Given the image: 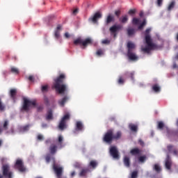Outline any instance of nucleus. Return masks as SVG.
<instances>
[{
  "mask_svg": "<svg viewBox=\"0 0 178 178\" xmlns=\"http://www.w3.org/2000/svg\"><path fill=\"white\" fill-rule=\"evenodd\" d=\"M15 169H17L19 172H26V168H24V164L22 159H17L14 165Z\"/></svg>",
  "mask_w": 178,
  "mask_h": 178,
  "instance_id": "11",
  "label": "nucleus"
},
{
  "mask_svg": "<svg viewBox=\"0 0 178 178\" xmlns=\"http://www.w3.org/2000/svg\"><path fill=\"white\" fill-rule=\"evenodd\" d=\"M79 13V9L76 8L73 10L72 15H77Z\"/></svg>",
  "mask_w": 178,
  "mask_h": 178,
  "instance_id": "54",
  "label": "nucleus"
},
{
  "mask_svg": "<svg viewBox=\"0 0 178 178\" xmlns=\"http://www.w3.org/2000/svg\"><path fill=\"white\" fill-rule=\"evenodd\" d=\"M140 23V19L138 18H134L132 20V24H134L135 26H137V24H139Z\"/></svg>",
  "mask_w": 178,
  "mask_h": 178,
  "instance_id": "39",
  "label": "nucleus"
},
{
  "mask_svg": "<svg viewBox=\"0 0 178 178\" xmlns=\"http://www.w3.org/2000/svg\"><path fill=\"white\" fill-rule=\"evenodd\" d=\"M175 1H172L170 5L168 6V10H172L173 8H175Z\"/></svg>",
  "mask_w": 178,
  "mask_h": 178,
  "instance_id": "40",
  "label": "nucleus"
},
{
  "mask_svg": "<svg viewBox=\"0 0 178 178\" xmlns=\"http://www.w3.org/2000/svg\"><path fill=\"white\" fill-rule=\"evenodd\" d=\"M139 16L140 17H143V16H144V13L143 11H141L140 13H139Z\"/></svg>",
  "mask_w": 178,
  "mask_h": 178,
  "instance_id": "59",
  "label": "nucleus"
},
{
  "mask_svg": "<svg viewBox=\"0 0 178 178\" xmlns=\"http://www.w3.org/2000/svg\"><path fill=\"white\" fill-rule=\"evenodd\" d=\"M129 127L131 131H134L135 133L138 130V127L134 124H130Z\"/></svg>",
  "mask_w": 178,
  "mask_h": 178,
  "instance_id": "26",
  "label": "nucleus"
},
{
  "mask_svg": "<svg viewBox=\"0 0 178 178\" xmlns=\"http://www.w3.org/2000/svg\"><path fill=\"white\" fill-rule=\"evenodd\" d=\"M152 89L154 92H161V86L158 83L153 85Z\"/></svg>",
  "mask_w": 178,
  "mask_h": 178,
  "instance_id": "25",
  "label": "nucleus"
},
{
  "mask_svg": "<svg viewBox=\"0 0 178 178\" xmlns=\"http://www.w3.org/2000/svg\"><path fill=\"white\" fill-rule=\"evenodd\" d=\"M0 178H3V177L1 174H0Z\"/></svg>",
  "mask_w": 178,
  "mask_h": 178,
  "instance_id": "64",
  "label": "nucleus"
},
{
  "mask_svg": "<svg viewBox=\"0 0 178 178\" xmlns=\"http://www.w3.org/2000/svg\"><path fill=\"white\" fill-rule=\"evenodd\" d=\"M42 109H44V107L40 106L38 107V112H41L42 111Z\"/></svg>",
  "mask_w": 178,
  "mask_h": 178,
  "instance_id": "55",
  "label": "nucleus"
},
{
  "mask_svg": "<svg viewBox=\"0 0 178 178\" xmlns=\"http://www.w3.org/2000/svg\"><path fill=\"white\" fill-rule=\"evenodd\" d=\"M163 3V0H157L156 1V5L159 7L162 6V3Z\"/></svg>",
  "mask_w": 178,
  "mask_h": 178,
  "instance_id": "47",
  "label": "nucleus"
},
{
  "mask_svg": "<svg viewBox=\"0 0 178 178\" xmlns=\"http://www.w3.org/2000/svg\"><path fill=\"white\" fill-rule=\"evenodd\" d=\"M176 67H177V64L174 63L173 64V69H176Z\"/></svg>",
  "mask_w": 178,
  "mask_h": 178,
  "instance_id": "61",
  "label": "nucleus"
},
{
  "mask_svg": "<svg viewBox=\"0 0 178 178\" xmlns=\"http://www.w3.org/2000/svg\"><path fill=\"white\" fill-rule=\"evenodd\" d=\"M123 163H124V166H126V168H129L131 165L130 157H129L127 156H124Z\"/></svg>",
  "mask_w": 178,
  "mask_h": 178,
  "instance_id": "22",
  "label": "nucleus"
},
{
  "mask_svg": "<svg viewBox=\"0 0 178 178\" xmlns=\"http://www.w3.org/2000/svg\"><path fill=\"white\" fill-rule=\"evenodd\" d=\"M65 80H66V75L60 74L56 79H54L52 90H56L58 94H65V92L67 91V85L63 83Z\"/></svg>",
  "mask_w": 178,
  "mask_h": 178,
  "instance_id": "1",
  "label": "nucleus"
},
{
  "mask_svg": "<svg viewBox=\"0 0 178 178\" xmlns=\"http://www.w3.org/2000/svg\"><path fill=\"white\" fill-rule=\"evenodd\" d=\"M65 38H69V37H70V35H69V33H65Z\"/></svg>",
  "mask_w": 178,
  "mask_h": 178,
  "instance_id": "58",
  "label": "nucleus"
},
{
  "mask_svg": "<svg viewBox=\"0 0 178 178\" xmlns=\"http://www.w3.org/2000/svg\"><path fill=\"white\" fill-rule=\"evenodd\" d=\"M58 149V146L55 144H51L49 147V152L51 155H55Z\"/></svg>",
  "mask_w": 178,
  "mask_h": 178,
  "instance_id": "18",
  "label": "nucleus"
},
{
  "mask_svg": "<svg viewBox=\"0 0 178 178\" xmlns=\"http://www.w3.org/2000/svg\"><path fill=\"white\" fill-rule=\"evenodd\" d=\"M36 106H37V102H35V100L31 101L24 98L22 111H25L26 112H29V111H30V108H31L32 106L33 108H35Z\"/></svg>",
  "mask_w": 178,
  "mask_h": 178,
  "instance_id": "6",
  "label": "nucleus"
},
{
  "mask_svg": "<svg viewBox=\"0 0 178 178\" xmlns=\"http://www.w3.org/2000/svg\"><path fill=\"white\" fill-rule=\"evenodd\" d=\"M129 21V17H127V15L122 16L120 18V22L122 24H125L127 22Z\"/></svg>",
  "mask_w": 178,
  "mask_h": 178,
  "instance_id": "31",
  "label": "nucleus"
},
{
  "mask_svg": "<svg viewBox=\"0 0 178 178\" xmlns=\"http://www.w3.org/2000/svg\"><path fill=\"white\" fill-rule=\"evenodd\" d=\"M61 29H62V26H60V24H58L57 26L56 31H59V30H60Z\"/></svg>",
  "mask_w": 178,
  "mask_h": 178,
  "instance_id": "56",
  "label": "nucleus"
},
{
  "mask_svg": "<svg viewBox=\"0 0 178 178\" xmlns=\"http://www.w3.org/2000/svg\"><path fill=\"white\" fill-rule=\"evenodd\" d=\"M10 72H11V73H13L14 74H19V69H17L15 67H11Z\"/></svg>",
  "mask_w": 178,
  "mask_h": 178,
  "instance_id": "34",
  "label": "nucleus"
},
{
  "mask_svg": "<svg viewBox=\"0 0 178 178\" xmlns=\"http://www.w3.org/2000/svg\"><path fill=\"white\" fill-rule=\"evenodd\" d=\"M38 140H39L40 141L44 140V136H42V135L41 134L38 135Z\"/></svg>",
  "mask_w": 178,
  "mask_h": 178,
  "instance_id": "51",
  "label": "nucleus"
},
{
  "mask_svg": "<svg viewBox=\"0 0 178 178\" xmlns=\"http://www.w3.org/2000/svg\"><path fill=\"white\" fill-rule=\"evenodd\" d=\"M123 29V26L120 24H114L109 29V31L111 35H113L114 38H116V35H118V31L120 30H122Z\"/></svg>",
  "mask_w": 178,
  "mask_h": 178,
  "instance_id": "9",
  "label": "nucleus"
},
{
  "mask_svg": "<svg viewBox=\"0 0 178 178\" xmlns=\"http://www.w3.org/2000/svg\"><path fill=\"white\" fill-rule=\"evenodd\" d=\"M118 83V84H124V79H123V77L120 76Z\"/></svg>",
  "mask_w": 178,
  "mask_h": 178,
  "instance_id": "42",
  "label": "nucleus"
},
{
  "mask_svg": "<svg viewBox=\"0 0 178 178\" xmlns=\"http://www.w3.org/2000/svg\"><path fill=\"white\" fill-rule=\"evenodd\" d=\"M83 130L84 124H83V122L81 121H76L75 123V128L73 133L74 134H76V133H79V131H83Z\"/></svg>",
  "mask_w": 178,
  "mask_h": 178,
  "instance_id": "12",
  "label": "nucleus"
},
{
  "mask_svg": "<svg viewBox=\"0 0 178 178\" xmlns=\"http://www.w3.org/2000/svg\"><path fill=\"white\" fill-rule=\"evenodd\" d=\"M120 138H122V131H118L114 134L113 129H108L103 137V141L106 144H112L113 140H120Z\"/></svg>",
  "mask_w": 178,
  "mask_h": 178,
  "instance_id": "3",
  "label": "nucleus"
},
{
  "mask_svg": "<svg viewBox=\"0 0 178 178\" xmlns=\"http://www.w3.org/2000/svg\"><path fill=\"white\" fill-rule=\"evenodd\" d=\"M67 99H69V97H64L63 99L58 100V104L60 106H65V104L67 102Z\"/></svg>",
  "mask_w": 178,
  "mask_h": 178,
  "instance_id": "23",
  "label": "nucleus"
},
{
  "mask_svg": "<svg viewBox=\"0 0 178 178\" xmlns=\"http://www.w3.org/2000/svg\"><path fill=\"white\" fill-rule=\"evenodd\" d=\"M51 119H54V115L52 114V110H49L47 111V115L46 116V120H51Z\"/></svg>",
  "mask_w": 178,
  "mask_h": 178,
  "instance_id": "28",
  "label": "nucleus"
},
{
  "mask_svg": "<svg viewBox=\"0 0 178 178\" xmlns=\"http://www.w3.org/2000/svg\"><path fill=\"white\" fill-rule=\"evenodd\" d=\"M165 165L168 170H170L172 168V159H170V156H169V154H167Z\"/></svg>",
  "mask_w": 178,
  "mask_h": 178,
  "instance_id": "14",
  "label": "nucleus"
},
{
  "mask_svg": "<svg viewBox=\"0 0 178 178\" xmlns=\"http://www.w3.org/2000/svg\"><path fill=\"white\" fill-rule=\"evenodd\" d=\"M153 170H154L156 173H160L161 172H162V168H161V165H159V164L156 163L153 166Z\"/></svg>",
  "mask_w": 178,
  "mask_h": 178,
  "instance_id": "24",
  "label": "nucleus"
},
{
  "mask_svg": "<svg viewBox=\"0 0 178 178\" xmlns=\"http://www.w3.org/2000/svg\"><path fill=\"white\" fill-rule=\"evenodd\" d=\"M134 33H135L134 29L129 28L127 29V34L129 37L133 35L134 34Z\"/></svg>",
  "mask_w": 178,
  "mask_h": 178,
  "instance_id": "35",
  "label": "nucleus"
},
{
  "mask_svg": "<svg viewBox=\"0 0 178 178\" xmlns=\"http://www.w3.org/2000/svg\"><path fill=\"white\" fill-rule=\"evenodd\" d=\"M134 13H136V10H129V15H134Z\"/></svg>",
  "mask_w": 178,
  "mask_h": 178,
  "instance_id": "52",
  "label": "nucleus"
},
{
  "mask_svg": "<svg viewBox=\"0 0 178 178\" xmlns=\"http://www.w3.org/2000/svg\"><path fill=\"white\" fill-rule=\"evenodd\" d=\"M58 142V144H60V145H62V143H63V136H62L61 135H59Z\"/></svg>",
  "mask_w": 178,
  "mask_h": 178,
  "instance_id": "41",
  "label": "nucleus"
},
{
  "mask_svg": "<svg viewBox=\"0 0 178 178\" xmlns=\"http://www.w3.org/2000/svg\"><path fill=\"white\" fill-rule=\"evenodd\" d=\"M167 149L168 152H172V154L175 155V156H178V149L175 148V146H173L172 145H168L167 146Z\"/></svg>",
  "mask_w": 178,
  "mask_h": 178,
  "instance_id": "15",
  "label": "nucleus"
},
{
  "mask_svg": "<svg viewBox=\"0 0 178 178\" xmlns=\"http://www.w3.org/2000/svg\"><path fill=\"white\" fill-rule=\"evenodd\" d=\"M157 129L159 130H163L165 129L167 131V133H169L170 131V129H169V127L167 126H165V124L162 121L158 122Z\"/></svg>",
  "mask_w": 178,
  "mask_h": 178,
  "instance_id": "16",
  "label": "nucleus"
},
{
  "mask_svg": "<svg viewBox=\"0 0 178 178\" xmlns=\"http://www.w3.org/2000/svg\"><path fill=\"white\" fill-rule=\"evenodd\" d=\"M121 13H122V11L120 10H117L115 11V16H117V17H120Z\"/></svg>",
  "mask_w": 178,
  "mask_h": 178,
  "instance_id": "45",
  "label": "nucleus"
},
{
  "mask_svg": "<svg viewBox=\"0 0 178 178\" xmlns=\"http://www.w3.org/2000/svg\"><path fill=\"white\" fill-rule=\"evenodd\" d=\"M113 22H115V16L109 14L106 19V24H110Z\"/></svg>",
  "mask_w": 178,
  "mask_h": 178,
  "instance_id": "21",
  "label": "nucleus"
},
{
  "mask_svg": "<svg viewBox=\"0 0 178 178\" xmlns=\"http://www.w3.org/2000/svg\"><path fill=\"white\" fill-rule=\"evenodd\" d=\"M74 45H80L81 47L86 48L88 45H91V44H92V39L87 38L86 39L83 40L81 38H78L74 40Z\"/></svg>",
  "mask_w": 178,
  "mask_h": 178,
  "instance_id": "5",
  "label": "nucleus"
},
{
  "mask_svg": "<svg viewBox=\"0 0 178 178\" xmlns=\"http://www.w3.org/2000/svg\"><path fill=\"white\" fill-rule=\"evenodd\" d=\"M102 54H104V51H102V49H99L96 52V55H97V56H101Z\"/></svg>",
  "mask_w": 178,
  "mask_h": 178,
  "instance_id": "48",
  "label": "nucleus"
},
{
  "mask_svg": "<svg viewBox=\"0 0 178 178\" xmlns=\"http://www.w3.org/2000/svg\"><path fill=\"white\" fill-rule=\"evenodd\" d=\"M70 120V114L67 113L63 115V117L61 118V120L60 121V123L58 124V129L60 130H65L66 129L67 125L66 123H67V121Z\"/></svg>",
  "mask_w": 178,
  "mask_h": 178,
  "instance_id": "8",
  "label": "nucleus"
},
{
  "mask_svg": "<svg viewBox=\"0 0 178 178\" xmlns=\"http://www.w3.org/2000/svg\"><path fill=\"white\" fill-rule=\"evenodd\" d=\"M102 43L108 45V44H111V40H108V39L103 40L102 41Z\"/></svg>",
  "mask_w": 178,
  "mask_h": 178,
  "instance_id": "46",
  "label": "nucleus"
},
{
  "mask_svg": "<svg viewBox=\"0 0 178 178\" xmlns=\"http://www.w3.org/2000/svg\"><path fill=\"white\" fill-rule=\"evenodd\" d=\"M17 94V90L16 89H10V97L14 102H16V95Z\"/></svg>",
  "mask_w": 178,
  "mask_h": 178,
  "instance_id": "19",
  "label": "nucleus"
},
{
  "mask_svg": "<svg viewBox=\"0 0 178 178\" xmlns=\"http://www.w3.org/2000/svg\"><path fill=\"white\" fill-rule=\"evenodd\" d=\"M130 154L133 155L134 156H136L137 155H140L141 154V149H138V147H135L134 149H131L130 150Z\"/></svg>",
  "mask_w": 178,
  "mask_h": 178,
  "instance_id": "20",
  "label": "nucleus"
},
{
  "mask_svg": "<svg viewBox=\"0 0 178 178\" xmlns=\"http://www.w3.org/2000/svg\"><path fill=\"white\" fill-rule=\"evenodd\" d=\"M145 24H147V22H145V20H144L139 26H138V29L141 30V29H143V27H144V26H145Z\"/></svg>",
  "mask_w": 178,
  "mask_h": 178,
  "instance_id": "43",
  "label": "nucleus"
},
{
  "mask_svg": "<svg viewBox=\"0 0 178 178\" xmlns=\"http://www.w3.org/2000/svg\"><path fill=\"white\" fill-rule=\"evenodd\" d=\"M53 169L58 178L62 177V172H63V168H62V167H58V165L54 163L53 165Z\"/></svg>",
  "mask_w": 178,
  "mask_h": 178,
  "instance_id": "13",
  "label": "nucleus"
},
{
  "mask_svg": "<svg viewBox=\"0 0 178 178\" xmlns=\"http://www.w3.org/2000/svg\"><path fill=\"white\" fill-rule=\"evenodd\" d=\"M51 159H53V161H55V158L52 157V154H47L45 156V160L47 163H49V162H51Z\"/></svg>",
  "mask_w": 178,
  "mask_h": 178,
  "instance_id": "29",
  "label": "nucleus"
},
{
  "mask_svg": "<svg viewBox=\"0 0 178 178\" xmlns=\"http://www.w3.org/2000/svg\"><path fill=\"white\" fill-rule=\"evenodd\" d=\"M30 127L29 125H26L24 127H22L20 128V131L24 132V131H29V128Z\"/></svg>",
  "mask_w": 178,
  "mask_h": 178,
  "instance_id": "37",
  "label": "nucleus"
},
{
  "mask_svg": "<svg viewBox=\"0 0 178 178\" xmlns=\"http://www.w3.org/2000/svg\"><path fill=\"white\" fill-rule=\"evenodd\" d=\"M101 17H102V15L99 13H96L93 17L89 19V20L93 23H97V22H98V19H101Z\"/></svg>",
  "mask_w": 178,
  "mask_h": 178,
  "instance_id": "17",
  "label": "nucleus"
},
{
  "mask_svg": "<svg viewBox=\"0 0 178 178\" xmlns=\"http://www.w3.org/2000/svg\"><path fill=\"white\" fill-rule=\"evenodd\" d=\"M138 162H140V163H144V162H145V161H147V156L143 155V156H140L138 158Z\"/></svg>",
  "mask_w": 178,
  "mask_h": 178,
  "instance_id": "30",
  "label": "nucleus"
},
{
  "mask_svg": "<svg viewBox=\"0 0 178 178\" xmlns=\"http://www.w3.org/2000/svg\"><path fill=\"white\" fill-rule=\"evenodd\" d=\"M110 155L113 158V159H120V156L119 155V150L116 146H111L110 147Z\"/></svg>",
  "mask_w": 178,
  "mask_h": 178,
  "instance_id": "10",
  "label": "nucleus"
},
{
  "mask_svg": "<svg viewBox=\"0 0 178 178\" xmlns=\"http://www.w3.org/2000/svg\"><path fill=\"white\" fill-rule=\"evenodd\" d=\"M54 36L55 38H59V37H60V33L59 32V31H55V33H54Z\"/></svg>",
  "mask_w": 178,
  "mask_h": 178,
  "instance_id": "44",
  "label": "nucleus"
},
{
  "mask_svg": "<svg viewBox=\"0 0 178 178\" xmlns=\"http://www.w3.org/2000/svg\"><path fill=\"white\" fill-rule=\"evenodd\" d=\"M88 173V169H83L81 170V172L79 173V176L83 177V176H86Z\"/></svg>",
  "mask_w": 178,
  "mask_h": 178,
  "instance_id": "32",
  "label": "nucleus"
},
{
  "mask_svg": "<svg viewBox=\"0 0 178 178\" xmlns=\"http://www.w3.org/2000/svg\"><path fill=\"white\" fill-rule=\"evenodd\" d=\"M2 145V140H0V147Z\"/></svg>",
  "mask_w": 178,
  "mask_h": 178,
  "instance_id": "63",
  "label": "nucleus"
},
{
  "mask_svg": "<svg viewBox=\"0 0 178 178\" xmlns=\"http://www.w3.org/2000/svg\"><path fill=\"white\" fill-rule=\"evenodd\" d=\"M48 88H49V86H48V85L42 86L41 88L42 92H47Z\"/></svg>",
  "mask_w": 178,
  "mask_h": 178,
  "instance_id": "36",
  "label": "nucleus"
},
{
  "mask_svg": "<svg viewBox=\"0 0 178 178\" xmlns=\"http://www.w3.org/2000/svg\"><path fill=\"white\" fill-rule=\"evenodd\" d=\"M126 76H129V77H131V80H134V72H127Z\"/></svg>",
  "mask_w": 178,
  "mask_h": 178,
  "instance_id": "38",
  "label": "nucleus"
},
{
  "mask_svg": "<svg viewBox=\"0 0 178 178\" xmlns=\"http://www.w3.org/2000/svg\"><path fill=\"white\" fill-rule=\"evenodd\" d=\"M9 124V122H8V120H6L5 122H4V124H3V128L4 129H8V125Z\"/></svg>",
  "mask_w": 178,
  "mask_h": 178,
  "instance_id": "50",
  "label": "nucleus"
},
{
  "mask_svg": "<svg viewBox=\"0 0 178 178\" xmlns=\"http://www.w3.org/2000/svg\"><path fill=\"white\" fill-rule=\"evenodd\" d=\"M47 124H44V123H43V124H42V127H47Z\"/></svg>",
  "mask_w": 178,
  "mask_h": 178,
  "instance_id": "62",
  "label": "nucleus"
},
{
  "mask_svg": "<svg viewBox=\"0 0 178 178\" xmlns=\"http://www.w3.org/2000/svg\"><path fill=\"white\" fill-rule=\"evenodd\" d=\"M89 166H90V168H92V169H95V168L98 166V162H97V161L95 160H92L89 163Z\"/></svg>",
  "mask_w": 178,
  "mask_h": 178,
  "instance_id": "27",
  "label": "nucleus"
},
{
  "mask_svg": "<svg viewBox=\"0 0 178 178\" xmlns=\"http://www.w3.org/2000/svg\"><path fill=\"white\" fill-rule=\"evenodd\" d=\"M138 143H139V144H140V145H142V147L144 146V141H143V140H141V139L139 140H138Z\"/></svg>",
  "mask_w": 178,
  "mask_h": 178,
  "instance_id": "57",
  "label": "nucleus"
},
{
  "mask_svg": "<svg viewBox=\"0 0 178 178\" xmlns=\"http://www.w3.org/2000/svg\"><path fill=\"white\" fill-rule=\"evenodd\" d=\"M74 175H76V172L74 171H73L72 173H71V177H73L74 176Z\"/></svg>",
  "mask_w": 178,
  "mask_h": 178,
  "instance_id": "60",
  "label": "nucleus"
},
{
  "mask_svg": "<svg viewBox=\"0 0 178 178\" xmlns=\"http://www.w3.org/2000/svg\"><path fill=\"white\" fill-rule=\"evenodd\" d=\"M149 33H151V28L147 29L145 32V40L147 47L142 48V51L145 54H149L151 51L154 49H159V48H161L158 44L152 42V38H151Z\"/></svg>",
  "mask_w": 178,
  "mask_h": 178,
  "instance_id": "2",
  "label": "nucleus"
},
{
  "mask_svg": "<svg viewBox=\"0 0 178 178\" xmlns=\"http://www.w3.org/2000/svg\"><path fill=\"white\" fill-rule=\"evenodd\" d=\"M1 170L3 175L1 176L6 178H13V172L10 170V165H9V164H3Z\"/></svg>",
  "mask_w": 178,
  "mask_h": 178,
  "instance_id": "7",
  "label": "nucleus"
},
{
  "mask_svg": "<svg viewBox=\"0 0 178 178\" xmlns=\"http://www.w3.org/2000/svg\"><path fill=\"white\" fill-rule=\"evenodd\" d=\"M45 105H49V99L48 97H44V98Z\"/></svg>",
  "mask_w": 178,
  "mask_h": 178,
  "instance_id": "49",
  "label": "nucleus"
},
{
  "mask_svg": "<svg viewBox=\"0 0 178 178\" xmlns=\"http://www.w3.org/2000/svg\"><path fill=\"white\" fill-rule=\"evenodd\" d=\"M127 56L129 60H132V62H136L138 60V57L136 52H134V49H136V44L131 42H128L127 43Z\"/></svg>",
  "mask_w": 178,
  "mask_h": 178,
  "instance_id": "4",
  "label": "nucleus"
},
{
  "mask_svg": "<svg viewBox=\"0 0 178 178\" xmlns=\"http://www.w3.org/2000/svg\"><path fill=\"white\" fill-rule=\"evenodd\" d=\"M28 79L29 80V81L33 82L34 81V76L31 75V76H29Z\"/></svg>",
  "mask_w": 178,
  "mask_h": 178,
  "instance_id": "53",
  "label": "nucleus"
},
{
  "mask_svg": "<svg viewBox=\"0 0 178 178\" xmlns=\"http://www.w3.org/2000/svg\"><path fill=\"white\" fill-rule=\"evenodd\" d=\"M137 177H138V171L137 170L133 171L131 174L130 178H137Z\"/></svg>",
  "mask_w": 178,
  "mask_h": 178,
  "instance_id": "33",
  "label": "nucleus"
}]
</instances>
